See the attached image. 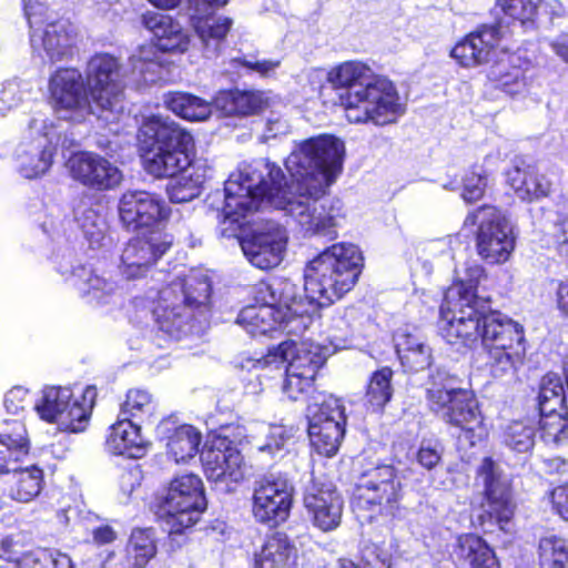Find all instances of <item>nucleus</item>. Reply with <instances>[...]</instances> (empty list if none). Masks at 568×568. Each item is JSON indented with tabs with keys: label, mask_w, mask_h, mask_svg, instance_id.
Returning <instances> with one entry per match:
<instances>
[{
	"label": "nucleus",
	"mask_w": 568,
	"mask_h": 568,
	"mask_svg": "<svg viewBox=\"0 0 568 568\" xmlns=\"http://www.w3.org/2000/svg\"><path fill=\"white\" fill-rule=\"evenodd\" d=\"M344 154V142L332 135L296 143L285 159L293 178L285 187L275 163L257 160L240 165L224 184L223 222L240 223L271 205L292 216L306 235L334 236L345 219L344 206L341 200L325 195L342 172Z\"/></svg>",
	"instance_id": "nucleus-1"
},
{
	"label": "nucleus",
	"mask_w": 568,
	"mask_h": 568,
	"mask_svg": "<svg viewBox=\"0 0 568 568\" xmlns=\"http://www.w3.org/2000/svg\"><path fill=\"white\" fill-rule=\"evenodd\" d=\"M476 294V282L458 281L440 306L439 331L449 344L475 346L478 341L495 377L514 374L527 353L524 327L499 312H487Z\"/></svg>",
	"instance_id": "nucleus-2"
},
{
	"label": "nucleus",
	"mask_w": 568,
	"mask_h": 568,
	"mask_svg": "<svg viewBox=\"0 0 568 568\" xmlns=\"http://www.w3.org/2000/svg\"><path fill=\"white\" fill-rule=\"evenodd\" d=\"M144 170L155 178H172L168 192L172 202L197 197L207 179V165L193 160V135L169 116L151 115L139 130Z\"/></svg>",
	"instance_id": "nucleus-3"
},
{
	"label": "nucleus",
	"mask_w": 568,
	"mask_h": 568,
	"mask_svg": "<svg viewBox=\"0 0 568 568\" xmlns=\"http://www.w3.org/2000/svg\"><path fill=\"white\" fill-rule=\"evenodd\" d=\"M327 81L339 93V104L348 122L385 125L394 123L405 113L395 84L385 77L373 75L368 65L359 61H346L333 68Z\"/></svg>",
	"instance_id": "nucleus-4"
},
{
	"label": "nucleus",
	"mask_w": 568,
	"mask_h": 568,
	"mask_svg": "<svg viewBox=\"0 0 568 568\" xmlns=\"http://www.w3.org/2000/svg\"><path fill=\"white\" fill-rule=\"evenodd\" d=\"M297 291V285L288 280L262 285L258 290L262 303L244 307L237 316V324L251 335H265L288 326L290 333L306 328L315 307L306 303Z\"/></svg>",
	"instance_id": "nucleus-5"
},
{
	"label": "nucleus",
	"mask_w": 568,
	"mask_h": 568,
	"mask_svg": "<svg viewBox=\"0 0 568 568\" xmlns=\"http://www.w3.org/2000/svg\"><path fill=\"white\" fill-rule=\"evenodd\" d=\"M362 254L354 244L337 243L314 257L304 271L302 298L315 307L329 306L356 284L361 274Z\"/></svg>",
	"instance_id": "nucleus-6"
},
{
	"label": "nucleus",
	"mask_w": 568,
	"mask_h": 568,
	"mask_svg": "<svg viewBox=\"0 0 568 568\" xmlns=\"http://www.w3.org/2000/svg\"><path fill=\"white\" fill-rule=\"evenodd\" d=\"M328 355L329 349L320 344L310 341H286L261 358L247 359L243 366L247 369H258L286 363L283 392L290 399L298 400L313 389L317 372Z\"/></svg>",
	"instance_id": "nucleus-7"
},
{
	"label": "nucleus",
	"mask_w": 568,
	"mask_h": 568,
	"mask_svg": "<svg viewBox=\"0 0 568 568\" xmlns=\"http://www.w3.org/2000/svg\"><path fill=\"white\" fill-rule=\"evenodd\" d=\"M211 285L205 275L192 271L184 278H176L161 288L153 301V316L159 327L180 338L187 320V306L207 301Z\"/></svg>",
	"instance_id": "nucleus-8"
},
{
	"label": "nucleus",
	"mask_w": 568,
	"mask_h": 568,
	"mask_svg": "<svg viewBox=\"0 0 568 568\" xmlns=\"http://www.w3.org/2000/svg\"><path fill=\"white\" fill-rule=\"evenodd\" d=\"M95 398L93 386H87L79 395L69 387L47 386L36 399L33 409L42 420L55 424L60 430L79 433L88 426Z\"/></svg>",
	"instance_id": "nucleus-9"
},
{
	"label": "nucleus",
	"mask_w": 568,
	"mask_h": 568,
	"mask_svg": "<svg viewBox=\"0 0 568 568\" xmlns=\"http://www.w3.org/2000/svg\"><path fill=\"white\" fill-rule=\"evenodd\" d=\"M206 508L202 479L194 474L174 477L162 497L160 518L170 535L193 527Z\"/></svg>",
	"instance_id": "nucleus-10"
},
{
	"label": "nucleus",
	"mask_w": 568,
	"mask_h": 568,
	"mask_svg": "<svg viewBox=\"0 0 568 568\" xmlns=\"http://www.w3.org/2000/svg\"><path fill=\"white\" fill-rule=\"evenodd\" d=\"M427 399L430 409L443 420L460 428L459 439L464 437L471 446L483 439V416L469 390L434 382L427 390Z\"/></svg>",
	"instance_id": "nucleus-11"
},
{
	"label": "nucleus",
	"mask_w": 568,
	"mask_h": 568,
	"mask_svg": "<svg viewBox=\"0 0 568 568\" xmlns=\"http://www.w3.org/2000/svg\"><path fill=\"white\" fill-rule=\"evenodd\" d=\"M465 225L478 224L476 250L488 264L507 262L515 248L514 229L508 217L495 206H481L469 213Z\"/></svg>",
	"instance_id": "nucleus-12"
},
{
	"label": "nucleus",
	"mask_w": 568,
	"mask_h": 568,
	"mask_svg": "<svg viewBox=\"0 0 568 568\" xmlns=\"http://www.w3.org/2000/svg\"><path fill=\"white\" fill-rule=\"evenodd\" d=\"M48 91L53 111L63 119L82 121L99 112L84 77L75 68L55 70L49 78Z\"/></svg>",
	"instance_id": "nucleus-13"
},
{
	"label": "nucleus",
	"mask_w": 568,
	"mask_h": 568,
	"mask_svg": "<svg viewBox=\"0 0 568 568\" xmlns=\"http://www.w3.org/2000/svg\"><path fill=\"white\" fill-rule=\"evenodd\" d=\"M346 415L343 402L327 395L308 406V436L312 447L326 457L334 456L345 433Z\"/></svg>",
	"instance_id": "nucleus-14"
},
{
	"label": "nucleus",
	"mask_w": 568,
	"mask_h": 568,
	"mask_svg": "<svg viewBox=\"0 0 568 568\" xmlns=\"http://www.w3.org/2000/svg\"><path fill=\"white\" fill-rule=\"evenodd\" d=\"M30 145L22 142L17 151L19 170L27 179L44 174L52 164L54 145L60 135L54 122L45 114L38 113L29 122Z\"/></svg>",
	"instance_id": "nucleus-15"
},
{
	"label": "nucleus",
	"mask_w": 568,
	"mask_h": 568,
	"mask_svg": "<svg viewBox=\"0 0 568 568\" xmlns=\"http://www.w3.org/2000/svg\"><path fill=\"white\" fill-rule=\"evenodd\" d=\"M84 80L100 113L99 116H104V113L116 115L123 110L120 65L114 57L110 54L92 57L88 63Z\"/></svg>",
	"instance_id": "nucleus-16"
},
{
	"label": "nucleus",
	"mask_w": 568,
	"mask_h": 568,
	"mask_svg": "<svg viewBox=\"0 0 568 568\" xmlns=\"http://www.w3.org/2000/svg\"><path fill=\"white\" fill-rule=\"evenodd\" d=\"M510 31L501 23L483 26L464 37L450 51V57L463 68L473 69L490 62L500 52L509 50Z\"/></svg>",
	"instance_id": "nucleus-17"
},
{
	"label": "nucleus",
	"mask_w": 568,
	"mask_h": 568,
	"mask_svg": "<svg viewBox=\"0 0 568 568\" xmlns=\"http://www.w3.org/2000/svg\"><path fill=\"white\" fill-rule=\"evenodd\" d=\"M400 498L402 483L390 465L368 469L359 479L355 493L357 507H377L381 513L387 514L393 513Z\"/></svg>",
	"instance_id": "nucleus-18"
},
{
	"label": "nucleus",
	"mask_w": 568,
	"mask_h": 568,
	"mask_svg": "<svg viewBox=\"0 0 568 568\" xmlns=\"http://www.w3.org/2000/svg\"><path fill=\"white\" fill-rule=\"evenodd\" d=\"M170 207L155 193L148 191H126L119 201V216L122 224L133 231L150 232L162 229L169 219Z\"/></svg>",
	"instance_id": "nucleus-19"
},
{
	"label": "nucleus",
	"mask_w": 568,
	"mask_h": 568,
	"mask_svg": "<svg viewBox=\"0 0 568 568\" xmlns=\"http://www.w3.org/2000/svg\"><path fill=\"white\" fill-rule=\"evenodd\" d=\"M173 237L163 229L142 232L125 244L120 268L128 278L144 276L171 247Z\"/></svg>",
	"instance_id": "nucleus-20"
},
{
	"label": "nucleus",
	"mask_w": 568,
	"mask_h": 568,
	"mask_svg": "<svg viewBox=\"0 0 568 568\" xmlns=\"http://www.w3.org/2000/svg\"><path fill=\"white\" fill-rule=\"evenodd\" d=\"M42 8H36L30 0H24V11L31 33V44L34 51H43L51 62L61 61L72 54L75 41V29L68 20L48 23L43 29L37 27Z\"/></svg>",
	"instance_id": "nucleus-21"
},
{
	"label": "nucleus",
	"mask_w": 568,
	"mask_h": 568,
	"mask_svg": "<svg viewBox=\"0 0 568 568\" xmlns=\"http://www.w3.org/2000/svg\"><path fill=\"white\" fill-rule=\"evenodd\" d=\"M293 489L281 478H263L255 483L252 496L254 519L267 526L284 523L291 511Z\"/></svg>",
	"instance_id": "nucleus-22"
},
{
	"label": "nucleus",
	"mask_w": 568,
	"mask_h": 568,
	"mask_svg": "<svg viewBox=\"0 0 568 568\" xmlns=\"http://www.w3.org/2000/svg\"><path fill=\"white\" fill-rule=\"evenodd\" d=\"M478 475L485 484V498L480 505L478 520L480 525L486 521H496L500 529L509 523L514 514V505L510 499L509 488L501 480L498 466L491 458H485L478 469Z\"/></svg>",
	"instance_id": "nucleus-23"
},
{
	"label": "nucleus",
	"mask_w": 568,
	"mask_h": 568,
	"mask_svg": "<svg viewBox=\"0 0 568 568\" xmlns=\"http://www.w3.org/2000/svg\"><path fill=\"white\" fill-rule=\"evenodd\" d=\"M286 243V231L276 223L267 222L243 237L241 247L253 266L270 270L282 262Z\"/></svg>",
	"instance_id": "nucleus-24"
},
{
	"label": "nucleus",
	"mask_w": 568,
	"mask_h": 568,
	"mask_svg": "<svg viewBox=\"0 0 568 568\" xmlns=\"http://www.w3.org/2000/svg\"><path fill=\"white\" fill-rule=\"evenodd\" d=\"M65 166L73 180L99 191L113 190L123 180L122 171L114 163L93 152L72 154Z\"/></svg>",
	"instance_id": "nucleus-25"
},
{
	"label": "nucleus",
	"mask_w": 568,
	"mask_h": 568,
	"mask_svg": "<svg viewBox=\"0 0 568 568\" xmlns=\"http://www.w3.org/2000/svg\"><path fill=\"white\" fill-rule=\"evenodd\" d=\"M303 503L321 530L329 531L341 524L343 500L332 483L314 477L305 488Z\"/></svg>",
	"instance_id": "nucleus-26"
},
{
	"label": "nucleus",
	"mask_w": 568,
	"mask_h": 568,
	"mask_svg": "<svg viewBox=\"0 0 568 568\" xmlns=\"http://www.w3.org/2000/svg\"><path fill=\"white\" fill-rule=\"evenodd\" d=\"M229 0H187L191 24L203 45L216 51L232 27L226 17H214V12Z\"/></svg>",
	"instance_id": "nucleus-27"
},
{
	"label": "nucleus",
	"mask_w": 568,
	"mask_h": 568,
	"mask_svg": "<svg viewBox=\"0 0 568 568\" xmlns=\"http://www.w3.org/2000/svg\"><path fill=\"white\" fill-rule=\"evenodd\" d=\"M158 436L165 440L166 454L176 464L187 463L199 453L201 433L191 425H175L172 418L163 419L156 427Z\"/></svg>",
	"instance_id": "nucleus-28"
},
{
	"label": "nucleus",
	"mask_w": 568,
	"mask_h": 568,
	"mask_svg": "<svg viewBox=\"0 0 568 568\" xmlns=\"http://www.w3.org/2000/svg\"><path fill=\"white\" fill-rule=\"evenodd\" d=\"M202 463L210 480L239 483L244 478L243 457L234 447H211L202 453Z\"/></svg>",
	"instance_id": "nucleus-29"
},
{
	"label": "nucleus",
	"mask_w": 568,
	"mask_h": 568,
	"mask_svg": "<svg viewBox=\"0 0 568 568\" xmlns=\"http://www.w3.org/2000/svg\"><path fill=\"white\" fill-rule=\"evenodd\" d=\"M144 27L153 34L154 50L168 52H184L190 45V37L181 24L170 16L159 12L143 14Z\"/></svg>",
	"instance_id": "nucleus-30"
},
{
	"label": "nucleus",
	"mask_w": 568,
	"mask_h": 568,
	"mask_svg": "<svg viewBox=\"0 0 568 568\" xmlns=\"http://www.w3.org/2000/svg\"><path fill=\"white\" fill-rule=\"evenodd\" d=\"M105 445L111 454L128 458H140L145 453L140 426L124 417L110 427Z\"/></svg>",
	"instance_id": "nucleus-31"
},
{
	"label": "nucleus",
	"mask_w": 568,
	"mask_h": 568,
	"mask_svg": "<svg viewBox=\"0 0 568 568\" xmlns=\"http://www.w3.org/2000/svg\"><path fill=\"white\" fill-rule=\"evenodd\" d=\"M298 550L284 534L270 536L255 555L254 568H297Z\"/></svg>",
	"instance_id": "nucleus-32"
},
{
	"label": "nucleus",
	"mask_w": 568,
	"mask_h": 568,
	"mask_svg": "<svg viewBox=\"0 0 568 568\" xmlns=\"http://www.w3.org/2000/svg\"><path fill=\"white\" fill-rule=\"evenodd\" d=\"M214 106L224 115H252L268 106V97L261 91H221Z\"/></svg>",
	"instance_id": "nucleus-33"
},
{
	"label": "nucleus",
	"mask_w": 568,
	"mask_h": 568,
	"mask_svg": "<svg viewBox=\"0 0 568 568\" xmlns=\"http://www.w3.org/2000/svg\"><path fill=\"white\" fill-rule=\"evenodd\" d=\"M163 103L176 116L189 122L207 121L215 109L214 100L210 102L201 97L183 91L166 93L163 98Z\"/></svg>",
	"instance_id": "nucleus-34"
},
{
	"label": "nucleus",
	"mask_w": 568,
	"mask_h": 568,
	"mask_svg": "<svg viewBox=\"0 0 568 568\" xmlns=\"http://www.w3.org/2000/svg\"><path fill=\"white\" fill-rule=\"evenodd\" d=\"M395 346L399 361L406 369L418 372L430 365V347L418 333H396Z\"/></svg>",
	"instance_id": "nucleus-35"
},
{
	"label": "nucleus",
	"mask_w": 568,
	"mask_h": 568,
	"mask_svg": "<svg viewBox=\"0 0 568 568\" xmlns=\"http://www.w3.org/2000/svg\"><path fill=\"white\" fill-rule=\"evenodd\" d=\"M507 182L516 195L524 201L548 196L551 190L550 181L530 166H515L507 173Z\"/></svg>",
	"instance_id": "nucleus-36"
},
{
	"label": "nucleus",
	"mask_w": 568,
	"mask_h": 568,
	"mask_svg": "<svg viewBox=\"0 0 568 568\" xmlns=\"http://www.w3.org/2000/svg\"><path fill=\"white\" fill-rule=\"evenodd\" d=\"M509 50L500 52L503 58L495 61L488 71V78L510 95L521 92L525 88L521 59Z\"/></svg>",
	"instance_id": "nucleus-37"
},
{
	"label": "nucleus",
	"mask_w": 568,
	"mask_h": 568,
	"mask_svg": "<svg viewBox=\"0 0 568 568\" xmlns=\"http://www.w3.org/2000/svg\"><path fill=\"white\" fill-rule=\"evenodd\" d=\"M455 556L470 568H498V561L487 542L477 535L465 534L457 538Z\"/></svg>",
	"instance_id": "nucleus-38"
},
{
	"label": "nucleus",
	"mask_w": 568,
	"mask_h": 568,
	"mask_svg": "<svg viewBox=\"0 0 568 568\" xmlns=\"http://www.w3.org/2000/svg\"><path fill=\"white\" fill-rule=\"evenodd\" d=\"M541 2L542 0H496V9L504 14L498 23L532 27Z\"/></svg>",
	"instance_id": "nucleus-39"
},
{
	"label": "nucleus",
	"mask_w": 568,
	"mask_h": 568,
	"mask_svg": "<svg viewBox=\"0 0 568 568\" xmlns=\"http://www.w3.org/2000/svg\"><path fill=\"white\" fill-rule=\"evenodd\" d=\"M13 481L9 489V496L19 503L32 501L42 490L43 473L36 466L24 469L14 468Z\"/></svg>",
	"instance_id": "nucleus-40"
},
{
	"label": "nucleus",
	"mask_w": 568,
	"mask_h": 568,
	"mask_svg": "<svg viewBox=\"0 0 568 568\" xmlns=\"http://www.w3.org/2000/svg\"><path fill=\"white\" fill-rule=\"evenodd\" d=\"M538 406L540 414L567 412L562 378L555 373L542 376L539 384Z\"/></svg>",
	"instance_id": "nucleus-41"
},
{
	"label": "nucleus",
	"mask_w": 568,
	"mask_h": 568,
	"mask_svg": "<svg viewBox=\"0 0 568 568\" xmlns=\"http://www.w3.org/2000/svg\"><path fill=\"white\" fill-rule=\"evenodd\" d=\"M27 452V430L21 423H16L12 434H6L0 437V473L14 470L16 463Z\"/></svg>",
	"instance_id": "nucleus-42"
},
{
	"label": "nucleus",
	"mask_w": 568,
	"mask_h": 568,
	"mask_svg": "<svg viewBox=\"0 0 568 568\" xmlns=\"http://www.w3.org/2000/svg\"><path fill=\"white\" fill-rule=\"evenodd\" d=\"M73 285L82 295L98 303L104 302L106 296L116 291V284L113 281L100 276L88 267L77 270L73 274Z\"/></svg>",
	"instance_id": "nucleus-43"
},
{
	"label": "nucleus",
	"mask_w": 568,
	"mask_h": 568,
	"mask_svg": "<svg viewBox=\"0 0 568 568\" xmlns=\"http://www.w3.org/2000/svg\"><path fill=\"white\" fill-rule=\"evenodd\" d=\"M130 61L136 82L155 83L164 77V67L153 45L141 47L139 53L133 54Z\"/></svg>",
	"instance_id": "nucleus-44"
},
{
	"label": "nucleus",
	"mask_w": 568,
	"mask_h": 568,
	"mask_svg": "<svg viewBox=\"0 0 568 568\" xmlns=\"http://www.w3.org/2000/svg\"><path fill=\"white\" fill-rule=\"evenodd\" d=\"M156 407L158 403L151 393L141 388H132L126 393L120 413L124 418L145 422L155 414Z\"/></svg>",
	"instance_id": "nucleus-45"
},
{
	"label": "nucleus",
	"mask_w": 568,
	"mask_h": 568,
	"mask_svg": "<svg viewBox=\"0 0 568 568\" xmlns=\"http://www.w3.org/2000/svg\"><path fill=\"white\" fill-rule=\"evenodd\" d=\"M392 378L393 371L388 367H383L371 376L365 399L372 410H382L390 400L393 396Z\"/></svg>",
	"instance_id": "nucleus-46"
},
{
	"label": "nucleus",
	"mask_w": 568,
	"mask_h": 568,
	"mask_svg": "<svg viewBox=\"0 0 568 568\" xmlns=\"http://www.w3.org/2000/svg\"><path fill=\"white\" fill-rule=\"evenodd\" d=\"M567 412L540 414V437L551 448L568 446Z\"/></svg>",
	"instance_id": "nucleus-47"
},
{
	"label": "nucleus",
	"mask_w": 568,
	"mask_h": 568,
	"mask_svg": "<svg viewBox=\"0 0 568 568\" xmlns=\"http://www.w3.org/2000/svg\"><path fill=\"white\" fill-rule=\"evenodd\" d=\"M541 568H568V540L549 534L539 540Z\"/></svg>",
	"instance_id": "nucleus-48"
},
{
	"label": "nucleus",
	"mask_w": 568,
	"mask_h": 568,
	"mask_svg": "<svg viewBox=\"0 0 568 568\" xmlns=\"http://www.w3.org/2000/svg\"><path fill=\"white\" fill-rule=\"evenodd\" d=\"M156 552L153 534L150 529H135L132 531L128 545L130 560L136 567H144Z\"/></svg>",
	"instance_id": "nucleus-49"
},
{
	"label": "nucleus",
	"mask_w": 568,
	"mask_h": 568,
	"mask_svg": "<svg viewBox=\"0 0 568 568\" xmlns=\"http://www.w3.org/2000/svg\"><path fill=\"white\" fill-rule=\"evenodd\" d=\"M505 444L518 453L529 452L535 443V427L524 422H513L504 433Z\"/></svg>",
	"instance_id": "nucleus-50"
},
{
	"label": "nucleus",
	"mask_w": 568,
	"mask_h": 568,
	"mask_svg": "<svg viewBox=\"0 0 568 568\" xmlns=\"http://www.w3.org/2000/svg\"><path fill=\"white\" fill-rule=\"evenodd\" d=\"M291 432L292 429H287L282 425L261 424L258 425V433L266 437V442L260 443L257 437L254 436V439L256 440V448L262 453L275 455L292 437Z\"/></svg>",
	"instance_id": "nucleus-51"
},
{
	"label": "nucleus",
	"mask_w": 568,
	"mask_h": 568,
	"mask_svg": "<svg viewBox=\"0 0 568 568\" xmlns=\"http://www.w3.org/2000/svg\"><path fill=\"white\" fill-rule=\"evenodd\" d=\"M487 186V173L483 168H475L465 173L463 178L462 197L471 203L480 200Z\"/></svg>",
	"instance_id": "nucleus-52"
},
{
	"label": "nucleus",
	"mask_w": 568,
	"mask_h": 568,
	"mask_svg": "<svg viewBox=\"0 0 568 568\" xmlns=\"http://www.w3.org/2000/svg\"><path fill=\"white\" fill-rule=\"evenodd\" d=\"M556 206L555 226L557 227L558 251L568 255V200L564 199Z\"/></svg>",
	"instance_id": "nucleus-53"
},
{
	"label": "nucleus",
	"mask_w": 568,
	"mask_h": 568,
	"mask_svg": "<svg viewBox=\"0 0 568 568\" xmlns=\"http://www.w3.org/2000/svg\"><path fill=\"white\" fill-rule=\"evenodd\" d=\"M232 62L256 72L262 77L273 74L281 65V60L277 59L253 60L246 57L235 58Z\"/></svg>",
	"instance_id": "nucleus-54"
},
{
	"label": "nucleus",
	"mask_w": 568,
	"mask_h": 568,
	"mask_svg": "<svg viewBox=\"0 0 568 568\" xmlns=\"http://www.w3.org/2000/svg\"><path fill=\"white\" fill-rule=\"evenodd\" d=\"M30 404L28 389L16 386L7 392L3 400L6 410L9 414L18 415Z\"/></svg>",
	"instance_id": "nucleus-55"
},
{
	"label": "nucleus",
	"mask_w": 568,
	"mask_h": 568,
	"mask_svg": "<svg viewBox=\"0 0 568 568\" xmlns=\"http://www.w3.org/2000/svg\"><path fill=\"white\" fill-rule=\"evenodd\" d=\"M50 562H52L51 550L37 549L22 554L18 568H45Z\"/></svg>",
	"instance_id": "nucleus-56"
},
{
	"label": "nucleus",
	"mask_w": 568,
	"mask_h": 568,
	"mask_svg": "<svg viewBox=\"0 0 568 568\" xmlns=\"http://www.w3.org/2000/svg\"><path fill=\"white\" fill-rule=\"evenodd\" d=\"M549 500L552 509L566 521H568V484L555 487Z\"/></svg>",
	"instance_id": "nucleus-57"
},
{
	"label": "nucleus",
	"mask_w": 568,
	"mask_h": 568,
	"mask_svg": "<svg viewBox=\"0 0 568 568\" xmlns=\"http://www.w3.org/2000/svg\"><path fill=\"white\" fill-rule=\"evenodd\" d=\"M290 131L288 123L281 116H270L265 123L264 132L261 139L266 142L271 139L277 138L278 135H285Z\"/></svg>",
	"instance_id": "nucleus-58"
},
{
	"label": "nucleus",
	"mask_w": 568,
	"mask_h": 568,
	"mask_svg": "<svg viewBox=\"0 0 568 568\" xmlns=\"http://www.w3.org/2000/svg\"><path fill=\"white\" fill-rule=\"evenodd\" d=\"M442 455L436 447H432L429 444H423L417 454L418 463L427 468H434L440 460Z\"/></svg>",
	"instance_id": "nucleus-59"
},
{
	"label": "nucleus",
	"mask_w": 568,
	"mask_h": 568,
	"mask_svg": "<svg viewBox=\"0 0 568 568\" xmlns=\"http://www.w3.org/2000/svg\"><path fill=\"white\" fill-rule=\"evenodd\" d=\"M105 221L104 219L99 220V223L90 224V226L82 230L84 236L89 241L92 247L102 245L105 237Z\"/></svg>",
	"instance_id": "nucleus-60"
},
{
	"label": "nucleus",
	"mask_w": 568,
	"mask_h": 568,
	"mask_svg": "<svg viewBox=\"0 0 568 568\" xmlns=\"http://www.w3.org/2000/svg\"><path fill=\"white\" fill-rule=\"evenodd\" d=\"M140 470L129 469L122 473L120 477V488L125 497H129L133 490L140 485Z\"/></svg>",
	"instance_id": "nucleus-61"
},
{
	"label": "nucleus",
	"mask_w": 568,
	"mask_h": 568,
	"mask_svg": "<svg viewBox=\"0 0 568 568\" xmlns=\"http://www.w3.org/2000/svg\"><path fill=\"white\" fill-rule=\"evenodd\" d=\"M550 48L555 54L568 63V33H560L550 41Z\"/></svg>",
	"instance_id": "nucleus-62"
},
{
	"label": "nucleus",
	"mask_w": 568,
	"mask_h": 568,
	"mask_svg": "<svg viewBox=\"0 0 568 568\" xmlns=\"http://www.w3.org/2000/svg\"><path fill=\"white\" fill-rule=\"evenodd\" d=\"M0 557L4 560L16 562L18 566V561L21 559L22 555L16 549V544L9 537L3 538L0 547Z\"/></svg>",
	"instance_id": "nucleus-63"
},
{
	"label": "nucleus",
	"mask_w": 568,
	"mask_h": 568,
	"mask_svg": "<svg viewBox=\"0 0 568 568\" xmlns=\"http://www.w3.org/2000/svg\"><path fill=\"white\" fill-rule=\"evenodd\" d=\"M115 538L116 534L110 526H101L93 530V539L99 545L110 544Z\"/></svg>",
	"instance_id": "nucleus-64"
}]
</instances>
